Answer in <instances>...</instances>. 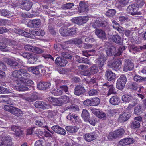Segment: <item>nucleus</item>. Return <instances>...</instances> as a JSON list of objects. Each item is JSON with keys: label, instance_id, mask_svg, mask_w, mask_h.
<instances>
[{"label": "nucleus", "instance_id": "nucleus-1", "mask_svg": "<svg viewBox=\"0 0 146 146\" xmlns=\"http://www.w3.org/2000/svg\"><path fill=\"white\" fill-rule=\"evenodd\" d=\"M39 33V31L33 30H29V32H27L19 29H17L16 31V33L28 38L31 37V35L40 36Z\"/></svg>", "mask_w": 146, "mask_h": 146}, {"label": "nucleus", "instance_id": "nucleus-2", "mask_svg": "<svg viewBox=\"0 0 146 146\" xmlns=\"http://www.w3.org/2000/svg\"><path fill=\"white\" fill-rule=\"evenodd\" d=\"M0 146H13L10 137L0 136Z\"/></svg>", "mask_w": 146, "mask_h": 146}, {"label": "nucleus", "instance_id": "nucleus-3", "mask_svg": "<svg viewBox=\"0 0 146 146\" xmlns=\"http://www.w3.org/2000/svg\"><path fill=\"white\" fill-rule=\"evenodd\" d=\"M26 67L24 68L21 69V77L16 81V83L17 85H20V84L23 82L25 79H29L30 77V74L28 73L26 70Z\"/></svg>", "mask_w": 146, "mask_h": 146}, {"label": "nucleus", "instance_id": "nucleus-4", "mask_svg": "<svg viewBox=\"0 0 146 146\" xmlns=\"http://www.w3.org/2000/svg\"><path fill=\"white\" fill-rule=\"evenodd\" d=\"M139 7L137 4L133 3L128 6L127 9V11L128 13H130L132 15H141V12L137 11L139 9Z\"/></svg>", "mask_w": 146, "mask_h": 146}, {"label": "nucleus", "instance_id": "nucleus-5", "mask_svg": "<svg viewBox=\"0 0 146 146\" xmlns=\"http://www.w3.org/2000/svg\"><path fill=\"white\" fill-rule=\"evenodd\" d=\"M127 81L126 76L121 75L117 79L116 83V88L119 90H122L124 88Z\"/></svg>", "mask_w": 146, "mask_h": 146}, {"label": "nucleus", "instance_id": "nucleus-6", "mask_svg": "<svg viewBox=\"0 0 146 146\" xmlns=\"http://www.w3.org/2000/svg\"><path fill=\"white\" fill-rule=\"evenodd\" d=\"M89 20V17L87 16L76 17L72 19V21L78 25H81L86 23Z\"/></svg>", "mask_w": 146, "mask_h": 146}, {"label": "nucleus", "instance_id": "nucleus-7", "mask_svg": "<svg viewBox=\"0 0 146 146\" xmlns=\"http://www.w3.org/2000/svg\"><path fill=\"white\" fill-rule=\"evenodd\" d=\"M34 105L36 108H41L43 110L49 109L51 108V105L47 104L45 102L41 101H36Z\"/></svg>", "mask_w": 146, "mask_h": 146}, {"label": "nucleus", "instance_id": "nucleus-8", "mask_svg": "<svg viewBox=\"0 0 146 146\" xmlns=\"http://www.w3.org/2000/svg\"><path fill=\"white\" fill-rule=\"evenodd\" d=\"M21 8L27 11L30 10L32 7L33 3L32 2L25 0H21L20 1Z\"/></svg>", "mask_w": 146, "mask_h": 146}, {"label": "nucleus", "instance_id": "nucleus-9", "mask_svg": "<svg viewBox=\"0 0 146 146\" xmlns=\"http://www.w3.org/2000/svg\"><path fill=\"white\" fill-rule=\"evenodd\" d=\"M43 67L42 65L38 66L35 67H26L27 69L29 72H32L36 75H38L40 73V71H42L43 69H42Z\"/></svg>", "mask_w": 146, "mask_h": 146}, {"label": "nucleus", "instance_id": "nucleus-10", "mask_svg": "<svg viewBox=\"0 0 146 146\" xmlns=\"http://www.w3.org/2000/svg\"><path fill=\"white\" fill-rule=\"evenodd\" d=\"M122 101L124 102L129 103L130 102H135L137 100L133 96L129 94H125L122 97Z\"/></svg>", "mask_w": 146, "mask_h": 146}, {"label": "nucleus", "instance_id": "nucleus-11", "mask_svg": "<svg viewBox=\"0 0 146 146\" xmlns=\"http://www.w3.org/2000/svg\"><path fill=\"white\" fill-rule=\"evenodd\" d=\"M9 45L11 46L13 49H11L13 50L12 53H16L18 52V50H21V48L18 45V42L13 40H10L9 41Z\"/></svg>", "mask_w": 146, "mask_h": 146}, {"label": "nucleus", "instance_id": "nucleus-12", "mask_svg": "<svg viewBox=\"0 0 146 146\" xmlns=\"http://www.w3.org/2000/svg\"><path fill=\"white\" fill-rule=\"evenodd\" d=\"M86 92L84 87L81 85H77L74 88V93L77 96H80Z\"/></svg>", "mask_w": 146, "mask_h": 146}, {"label": "nucleus", "instance_id": "nucleus-13", "mask_svg": "<svg viewBox=\"0 0 146 146\" xmlns=\"http://www.w3.org/2000/svg\"><path fill=\"white\" fill-rule=\"evenodd\" d=\"M103 86V87L106 86L109 88V90L107 94L108 96H109L111 94H115L116 93V89L114 86L111 84L109 82H107L104 84Z\"/></svg>", "mask_w": 146, "mask_h": 146}, {"label": "nucleus", "instance_id": "nucleus-14", "mask_svg": "<svg viewBox=\"0 0 146 146\" xmlns=\"http://www.w3.org/2000/svg\"><path fill=\"white\" fill-rule=\"evenodd\" d=\"M134 68V65L130 60H126L125 61L123 70L125 72L132 70Z\"/></svg>", "mask_w": 146, "mask_h": 146}, {"label": "nucleus", "instance_id": "nucleus-15", "mask_svg": "<svg viewBox=\"0 0 146 146\" xmlns=\"http://www.w3.org/2000/svg\"><path fill=\"white\" fill-rule=\"evenodd\" d=\"M107 59L106 57L103 55H101L96 60L95 62L98 64L99 68L100 70H102V68Z\"/></svg>", "mask_w": 146, "mask_h": 146}, {"label": "nucleus", "instance_id": "nucleus-16", "mask_svg": "<svg viewBox=\"0 0 146 146\" xmlns=\"http://www.w3.org/2000/svg\"><path fill=\"white\" fill-rule=\"evenodd\" d=\"M66 118L68 120L71 121L73 123L76 122V123L78 124L81 122L78 116L76 114L70 113L66 117Z\"/></svg>", "mask_w": 146, "mask_h": 146}, {"label": "nucleus", "instance_id": "nucleus-17", "mask_svg": "<svg viewBox=\"0 0 146 146\" xmlns=\"http://www.w3.org/2000/svg\"><path fill=\"white\" fill-rule=\"evenodd\" d=\"M41 22L40 19H33L29 21L28 26L31 27L38 28L41 25Z\"/></svg>", "mask_w": 146, "mask_h": 146}, {"label": "nucleus", "instance_id": "nucleus-18", "mask_svg": "<svg viewBox=\"0 0 146 146\" xmlns=\"http://www.w3.org/2000/svg\"><path fill=\"white\" fill-rule=\"evenodd\" d=\"M78 9V12L79 13H85L88 11V6L82 1H80L79 3Z\"/></svg>", "mask_w": 146, "mask_h": 146}, {"label": "nucleus", "instance_id": "nucleus-19", "mask_svg": "<svg viewBox=\"0 0 146 146\" xmlns=\"http://www.w3.org/2000/svg\"><path fill=\"white\" fill-rule=\"evenodd\" d=\"M51 85L50 82H40L37 85L38 89L40 90H45L49 88Z\"/></svg>", "mask_w": 146, "mask_h": 146}, {"label": "nucleus", "instance_id": "nucleus-20", "mask_svg": "<svg viewBox=\"0 0 146 146\" xmlns=\"http://www.w3.org/2000/svg\"><path fill=\"white\" fill-rule=\"evenodd\" d=\"M52 129L56 133L63 135H65L66 132L64 129L58 125H54L51 127Z\"/></svg>", "mask_w": 146, "mask_h": 146}, {"label": "nucleus", "instance_id": "nucleus-21", "mask_svg": "<svg viewBox=\"0 0 146 146\" xmlns=\"http://www.w3.org/2000/svg\"><path fill=\"white\" fill-rule=\"evenodd\" d=\"M67 63L68 61L60 57H58L55 60V64L61 67L64 66Z\"/></svg>", "mask_w": 146, "mask_h": 146}, {"label": "nucleus", "instance_id": "nucleus-22", "mask_svg": "<svg viewBox=\"0 0 146 146\" xmlns=\"http://www.w3.org/2000/svg\"><path fill=\"white\" fill-rule=\"evenodd\" d=\"M125 132V130L123 129L120 128L117 129L114 132L112 133L111 135L113 138H116L123 135Z\"/></svg>", "mask_w": 146, "mask_h": 146}, {"label": "nucleus", "instance_id": "nucleus-23", "mask_svg": "<svg viewBox=\"0 0 146 146\" xmlns=\"http://www.w3.org/2000/svg\"><path fill=\"white\" fill-rule=\"evenodd\" d=\"M75 58L76 61L79 63H86L89 65L92 64V62L90 61L89 60L86 58L80 57L78 55L75 56Z\"/></svg>", "mask_w": 146, "mask_h": 146}, {"label": "nucleus", "instance_id": "nucleus-24", "mask_svg": "<svg viewBox=\"0 0 146 146\" xmlns=\"http://www.w3.org/2000/svg\"><path fill=\"white\" fill-rule=\"evenodd\" d=\"M84 139L87 141L90 142L96 139L94 132L86 134L84 136Z\"/></svg>", "mask_w": 146, "mask_h": 146}, {"label": "nucleus", "instance_id": "nucleus-25", "mask_svg": "<svg viewBox=\"0 0 146 146\" xmlns=\"http://www.w3.org/2000/svg\"><path fill=\"white\" fill-rule=\"evenodd\" d=\"M105 76L107 79L109 81H111L114 80L115 78L116 75L115 73L111 70H107L105 74Z\"/></svg>", "mask_w": 146, "mask_h": 146}, {"label": "nucleus", "instance_id": "nucleus-26", "mask_svg": "<svg viewBox=\"0 0 146 146\" xmlns=\"http://www.w3.org/2000/svg\"><path fill=\"white\" fill-rule=\"evenodd\" d=\"M95 34L99 38L101 39H104L106 38V35L105 32L100 29H96Z\"/></svg>", "mask_w": 146, "mask_h": 146}, {"label": "nucleus", "instance_id": "nucleus-27", "mask_svg": "<svg viewBox=\"0 0 146 146\" xmlns=\"http://www.w3.org/2000/svg\"><path fill=\"white\" fill-rule=\"evenodd\" d=\"M122 64V62L120 60H117L111 64L110 67L113 69L117 70L121 68Z\"/></svg>", "mask_w": 146, "mask_h": 146}, {"label": "nucleus", "instance_id": "nucleus-28", "mask_svg": "<svg viewBox=\"0 0 146 146\" xmlns=\"http://www.w3.org/2000/svg\"><path fill=\"white\" fill-rule=\"evenodd\" d=\"M120 102L119 98L117 96H112L110 99V102L111 104L114 105H118Z\"/></svg>", "mask_w": 146, "mask_h": 146}, {"label": "nucleus", "instance_id": "nucleus-29", "mask_svg": "<svg viewBox=\"0 0 146 146\" xmlns=\"http://www.w3.org/2000/svg\"><path fill=\"white\" fill-rule=\"evenodd\" d=\"M116 48L113 46H111L107 48L106 52L107 56H111L115 54L116 52Z\"/></svg>", "mask_w": 146, "mask_h": 146}, {"label": "nucleus", "instance_id": "nucleus-30", "mask_svg": "<svg viewBox=\"0 0 146 146\" xmlns=\"http://www.w3.org/2000/svg\"><path fill=\"white\" fill-rule=\"evenodd\" d=\"M11 113L17 117L20 116L22 114V111L20 109L15 107H13Z\"/></svg>", "mask_w": 146, "mask_h": 146}, {"label": "nucleus", "instance_id": "nucleus-31", "mask_svg": "<svg viewBox=\"0 0 146 146\" xmlns=\"http://www.w3.org/2000/svg\"><path fill=\"white\" fill-rule=\"evenodd\" d=\"M96 52V50L93 49L90 50L82 51V54L84 56L88 57L93 55Z\"/></svg>", "mask_w": 146, "mask_h": 146}, {"label": "nucleus", "instance_id": "nucleus-32", "mask_svg": "<svg viewBox=\"0 0 146 146\" xmlns=\"http://www.w3.org/2000/svg\"><path fill=\"white\" fill-rule=\"evenodd\" d=\"M81 116L84 121L85 122L88 121V119L90 118V114L88 111L85 109L83 110Z\"/></svg>", "mask_w": 146, "mask_h": 146}, {"label": "nucleus", "instance_id": "nucleus-33", "mask_svg": "<svg viewBox=\"0 0 146 146\" xmlns=\"http://www.w3.org/2000/svg\"><path fill=\"white\" fill-rule=\"evenodd\" d=\"M112 39L114 42L119 44L121 45L122 43L121 38L118 35H113L112 37Z\"/></svg>", "mask_w": 146, "mask_h": 146}, {"label": "nucleus", "instance_id": "nucleus-34", "mask_svg": "<svg viewBox=\"0 0 146 146\" xmlns=\"http://www.w3.org/2000/svg\"><path fill=\"white\" fill-rule=\"evenodd\" d=\"M62 105L65 104L70 102L69 97L63 95L60 97Z\"/></svg>", "mask_w": 146, "mask_h": 146}, {"label": "nucleus", "instance_id": "nucleus-35", "mask_svg": "<svg viewBox=\"0 0 146 146\" xmlns=\"http://www.w3.org/2000/svg\"><path fill=\"white\" fill-rule=\"evenodd\" d=\"M23 83H21L20 85H17L18 86H16L15 87V89L18 91H25L27 90L28 89V88L26 86H23V85H21Z\"/></svg>", "mask_w": 146, "mask_h": 146}, {"label": "nucleus", "instance_id": "nucleus-36", "mask_svg": "<svg viewBox=\"0 0 146 146\" xmlns=\"http://www.w3.org/2000/svg\"><path fill=\"white\" fill-rule=\"evenodd\" d=\"M78 107L76 105H71L65 108L66 110H69L72 111H75L79 110Z\"/></svg>", "mask_w": 146, "mask_h": 146}, {"label": "nucleus", "instance_id": "nucleus-37", "mask_svg": "<svg viewBox=\"0 0 146 146\" xmlns=\"http://www.w3.org/2000/svg\"><path fill=\"white\" fill-rule=\"evenodd\" d=\"M66 129L69 133H73L77 132L78 131L79 128L75 126H66Z\"/></svg>", "mask_w": 146, "mask_h": 146}, {"label": "nucleus", "instance_id": "nucleus-38", "mask_svg": "<svg viewBox=\"0 0 146 146\" xmlns=\"http://www.w3.org/2000/svg\"><path fill=\"white\" fill-rule=\"evenodd\" d=\"M59 31L61 35L63 36H65L69 35L68 29H67L66 27H63L61 28Z\"/></svg>", "mask_w": 146, "mask_h": 146}, {"label": "nucleus", "instance_id": "nucleus-39", "mask_svg": "<svg viewBox=\"0 0 146 146\" xmlns=\"http://www.w3.org/2000/svg\"><path fill=\"white\" fill-rule=\"evenodd\" d=\"M144 77H141V76L135 74L133 77L134 80L138 83H140L144 82Z\"/></svg>", "mask_w": 146, "mask_h": 146}, {"label": "nucleus", "instance_id": "nucleus-40", "mask_svg": "<svg viewBox=\"0 0 146 146\" xmlns=\"http://www.w3.org/2000/svg\"><path fill=\"white\" fill-rule=\"evenodd\" d=\"M77 30V28L75 27V26L68 28L69 35H75L76 33V31Z\"/></svg>", "mask_w": 146, "mask_h": 146}, {"label": "nucleus", "instance_id": "nucleus-41", "mask_svg": "<svg viewBox=\"0 0 146 146\" xmlns=\"http://www.w3.org/2000/svg\"><path fill=\"white\" fill-rule=\"evenodd\" d=\"M44 121V119L42 117H38V120L35 121L36 125L38 127H43V122Z\"/></svg>", "mask_w": 146, "mask_h": 146}, {"label": "nucleus", "instance_id": "nucleus-42", "mask_svg": "<svg viewBox=\"0 0 146 146\" xmlns=\"http://www.w3.org/2000/svg\"><path fill=\"white\" fill-rule=\"evenodd\" d=\"M51 92L52 94L55 96L61 95L63 94V91L60 88L58 89L56 88Z\"/></svg>", "mask_w": 146, "mask_h": 146}, {"label": "nucleus", "instance_id": "nucleus-43", "mask_svg": "<svg viewBox=\"0 0 146 146\" xmlns=\"http://www.w3.org/2000/svg\"><path fill=\"white\" fill-rule=\"evenodd\" d=\"M100 100L98 97H95L91 99V105L96 106L98 105L100 103Z\"/></svg>", "mask_w": 146, "mask_h": 146}, {"label": "nucleus", "instance_id": "nucleus-44", "mask_svg": "<svg viewBox=\"0 0 146 146\" xmlns=\"http://www.w3.org/2000/svg\"><path fill=\"white\" fill-rule=\"evenodd\" d=\"M21 69L17 70L13 72L12 74V77L15 78H18L21 77Z\"/></svg>", "mask_w": 146, "mask_h": 146}, {"label": "nucleus", "instance_id": "nucleus-45", "mask_svg": "<svg viewBox=\"0 0 146 146\" xmlns=\"http://www.w3.org/2000/svg\"><path fill=\"white\" fill-rule=\"evenodd\" d=\"M91 73L92 74H94L97 73L98 71L97 66L96 64H94L89 68Z\"/></svg>", "mask_w": 146, "mask_h": 146}, {"label": "nucleus", "instance_id": "nucleus-46", "mask_svg": "<svg viewBox=\"0 0 146 146\" xmlns=\"http://www.w3.org/2000/svg\"><path fill=\"white\" fill-rule=\"evenodd\" d=\"M0 50L3 52L9 51L11 50L10 48L6 46L5 44L2 42H0Z\"/></svg>", "mask_w": 146, "mask_h": 146}, {"label": "nucleus", "instance_id": "nucleus-47", "mask_svg": "<svg viewBox=\"0 0 146 146\" xmlns=\"http://www.w3.org/2000/svg\"><path fill=\"white\" fill-rule=\"evenodd\" d=\"M116 13V11L115 9H109L106 13V16L109 17H112L114 16Z\"/></svg>", "mask_w": 146, "mask_h": 146}, {"label": "nucleus", "instance_id": "nucleus-48", "mask_svg": "<svg viewBox=\"0 0 146 146\" xmlns=\"http://www.w3.org/2000/svg\"><path fill=\"white\" fill-rule=\"evenodd\" d=\"M74 5L73 3H68L62 5L61 7L63 9H67L71 8Z\"/></svg>", "mask_w": 146, "mask_h": 146}, {"label": "nucleus", "instance_id": "nucleus-49", "mask_svg": "<svg viewBox=\"0 0 146 146\" xmlns=\"http://www.w3.org/2000/svg\"><path fill=\"white\" fill-rule=\"evenodd\" d=\"M8 63L13 68H17L19 67L18 63L15 61L9 60Z\"/></svg>", "mask_w": 146, "mask_h": 146}, {"label": "nucleus", "instance_id": "nucleus-50", "mask_svg": "<svg viewBox=\"0 0 146 146\" xmlns=\"http://www.w3.org/2000/svg\"><path fill=\"white\" fill-rule=\"evenodd\" d=\"M130 117V115L127 113H124L121 115L119 117V119L122 120L123 121L125 122L128 120Z\"/></svg>", "mask_w": 146, "mask_h": 146}, {"label": "nucleus", "instance_id": "nucleus-51", "mask_svg": "<svg viewBox=\"0 0 146 146\" xmlns=\"http://www.w3.org/2000/svg\"><path fill=\"white\" fill-rule=\"evenodd\" d=\"M142 107L137 105L134 109V113L135 114L140 115L142 112Z\"/></svg>", "mask_w": 146, "mask_h": 146}, {"label": "nucleus", "instance_id": "nucleus-52", "mask_svg": "<svg viewBox=\"0 0 146 146\" xmlns=\"http://www.w3.org/2000/svg\"><path fill=\"white\" fill-rule=\"evenodd\" d=\"M91 72L90 69H88L84 71H81L79 72V74L82 75H84L87 76H90L92 74L90 73Z\"/></svg>", "mask_w": 146, "mask_h": 146}, {"label": "nucleus", "instance_id": "nucleus-53", "mask_svg": "<svg viewBox=\"0 0 146 146\" xmlns=\"http://www.w3.org/2000/svg\"><path fill=\"white\" fill-rule=\"evenodd\" d=\"M131 126L132 128L135 129L138 128L140 126V123L139 121H134L131 124Z\"/></svg>", "mask_w": 146, "mask_h": 146}, {"label": "nucleus", "instance_id": "nucleus-54", "mask_svg": "<svg viewBox=\"0 0 146 146\" xmlns=\"http://www.w3.org/2000/svg\"><path fill=\"white\" fill-rule=\"evenodd\" d=\"M95 24L97 26L100 27H104L107 25V22L106 21H96Z\"/></svg>", "mask_w": 146, "mask_h": 146}, {"label": "nucleus", "instance_id": "nucleus-55", "mask_svg": "<svg viewBox=\"0 0 146 146\" xmlns=\"http://www.w3.org/2000/svg\"><path fill=\"white\" fill-rule=\"evenodd\" d=\"M129 51L131 52L132 51H139L140 49L134 45H129L128 47Z\"/></svg>", "mask_w": 146, "mask_h": 146}, {"label": "nucleus", "instance_id": "nucleus-56", "mask_svg": "<svg viewBox=\"0 0 146 146\" xmlns=\"http://www.w3.org/2000/svg\"><path fill=\"white\" fill-rule=\"evenodd\" d=\"M22 83H23L25 85L28 86H31L33 84V82L29 79H25L23 80Z\"/></svg>", "mask_w": 146, "mask_h": 146}, {"label": "nucleus", "instance_id": "nucleus-57", "mask_svg": "<svg viewBox=\"0 0 146 146\" xmlns=\"http://www.w3.org/2000/svg\"><path fill=\"white\" fill-rule=\"evenodd\" d=\"M1 15L6 17L9 16L10 15V12L6 9H2L0 11Z\"/></svg>", "mask_w": 146, "mask_h": 146}, {"label": "nucleus", "instance_id": "nucleus-58", "mask_svg": "<svg viewBox=\"0 0 146 146\" xmlns=\"http://www.w3.org/2000/svg\"><path fill=\"white\" fill-rule=\"evenodd\" d=\"M2 98L5 100V103L10 105L13 104L12 100L7 96H2Z\"/></svg>", "mask_w": 146, "mask_h": 146}, {"label": "nucleus", "instance_id": "nucleus-59", "mask_svg": "<svg viewBox=\"0 0 146 146\" xmlns=\"http://www.w3.org/2000/svg\"><path fill=\"white\" fill-rule=\"evenodd\" d=\"M60 97L58 98H54L52 102L54 105L60 106L62 105Z\"/></svg>", "mask_w": 146, "mask_h": 146}, {"label": "nucleus", "instance_id": "nucleus-60", "mask_svg": "<svg viewBox=\"0 0 146 146\" xmlns=\"http://www.w3.org/2000/svg\"><path fill=\"white\" fill-rule=\"evenodd\" d=\"M74 42L76 46L80 47H81L80 45L82 43V41L81 38H76L74 40Z\"/></svg>", "mask_w": 146, "mask_h": 146}, {"label": "nucleus", "instance_id": "nucleus-61", "mask_svg": "<svg viewBox=\"0 0 146 146\" xmlns=\"http://www.w3.org/2000/svg\"><path fill=\"white\" fill-rule=\"evenodd\" d=\"M60 88L63 91H64L67 94H69V93L68 92V87L67 85H62L60 86Z\"/></svg>", "mask_w": 146, "mask_h": 146}, {"label": "nucleus", "instance_id": "nucleus-62", "mask_svg": "<svg viewBox=\"0 0 146 146\" xmlns=\"http://www.w3.org/2000/svg\"><path fill=\"white\" fill-rule=\"evenodd\" d=\"M98 91L96 89H92L88 92V94L89 96L96 95L98 94Z\"/></svg>", "mask_w": 146, "mask_h": 146}, {"label": "nucleus", "instance_id": "nucleus-63", "mask_svg": "<svg viewBox=\"0 0 146 146\" xmlns=\"http://www.w3.org/2000/svg\"><path fill=\"white\" fill-rule=\"evenodd\" d=\"M137 104V101L135 102H132V104H129L128 106L126 108V110H130L134 106Z\"/></svg>", "mask_w": 146, "mask_h": 146}, {"label": "nucleus", "instance_id": "nucleus-64", "mask_svg": "<svg viewBox=\"0 0 146 146\" xmlns=\"http://www.w3.org/2000/svg\"><path fill=\"white\" fill-rule=\"evenodd\" d=\"M130 88L133 90H136L138 88V85L134 82L131 83L129 86Z\"/></svg>", "mask_w": 146, "mask_h": 146}]
</instances>
